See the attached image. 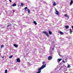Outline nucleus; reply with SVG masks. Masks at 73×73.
<instances>
[{"label":"nucleus","instance_id":"32","mask_svg":"<svg viewBox=\"0 0 73 73\" xmlns=\"http://www.w3.org/2000/svg\"><path fill=\"white\" fill-rule=\"evenodd\" d=\"M18 7H19V5H18Z\"/></svg>","mask_w":73,"mask_h":73},{"label":"nucleus","instance_id":"36","mask_svg":"<svg viewBox=\"0 0 73 73\" xmlns=\"http://www.w3.org/2000/svg\"><path fill=\"white\" fill-rule=\"evenodd\" d=\"M28 54V53H27V54Z\"/></svg>","mask_w":73,"mask_h":73},{"label":"nucleus","instance_id":"35","mask_svg":"<svg viewBox=\"0 0 73 73\" xmlns=\"http://www.w3.org/2000/svg\"><path fill=\"white\" fill-rule=\"evenodd\" d=\"M11 27H12V26H11Z\"/></svg>","mask_w":73,"mask_h":73},{"label":"nucleus","instance_id":"25","mask_svg":"<svg viewBox=\"0 0 73 73\" xmlns=\"http://www.w3.org/2000/svg\"><path fill=\"white\" fill-rule=\"evenodd\" d=\"M44 64H45V62L44 61L42 63L43 65H44Z\"/></svg>","mask_w":73,"mask_h":73},{"label":"nucleus","instance_id":"29","mask_svg":"<svg viewBox=\"0 0 73 73\" xmlns=\"http://www.w3.org/2000/svg\"><path fill=\"white\" fill-rule=\"evenodd\" d=\"M63 62H64V63H65V62H66H66H65V61H64Z\"/></svg>","mask_w":73,"mask_h":73},{"label":"nucleus","instance_id":"27","mask_svg":"<svg viewBox=\"0 0 73 73\" xmlns=\"http://www.w3.org/2000/svg\"><path fill=\"white\" fill-rule=\"evenodd\" d=\"M5 28V26H4L2 27V28Z\"/></svg>","mask_w":73,"mask_h":73},{"label":"nucleus","instance_id":"34","mask_svg":"<svg viewBox=\"0 0 73 73\" xmlns=\"http://www.w3.org/2000/svg\"><path fill=\"white\" fill-rule=\"evenodd\" d=\"M63 61L64 62V60H63Z\"/></svg>","mask_w":73,"mask_h":73},{"label":"nucleus","instance_id":"15","mask_svg":"<svg viewBox=\"0 0 73 73\" xmlns=\"http://www.w3.org/2000/svg\"><path fill=\"white\" fill-rule=\"evenodd\" d=\"M15 6H16V3H15L14 4H13V7H15Z\"/></svg>","mask_w":73,"mask_h":73},{"label":"nucleus","instance_id":"19","mask_svg":"<svg viewBox=\"0 0 73 73\" xmlns=\"http://www.w3.org/2000/svg\"><path fill=\"white\" fill-rule=\"evenodd\" d=\"M28 13H30V10H29V9H28Z\"/></svg>","mask_w":73,"mask_h":73},{"label":"nucleus","instance_id":"6","mask_svg":"<svg viewBox=\"0 0 73 73\" xmlns=\"http://www.w3.org/2000/svg\"><path fill=\"white\" fill-rule=\"evenodd\" d=\"M64 16L66 17H67L68 19H69V17H68V15H67V14H64Z\"/></svg>","mask_w":73,"mask_h":73},{"label":"nucleus","instance_id":"33","mask_svg":"<svg viewBox=\"0 0 73 73\" xmlns=\"http://www.w3.org/2000/svg\"><path fill=\"white\" fill-rule=\"evenodd\" d=\"M65 60H66V59H65Z\"/></svg>","mask_w":73,"mask_h":73},{"label":"nucleus","instance_id":"23","mask_svg":"<svg viewBox=\"0 0 73 73\" xmlns=\"http://www.w3.org/2000/svg\"><path fill=\"white\" fill-rule=\"evenodd\" d=\"M21 6H23V5H24V4L21 3Z\"/></svg>","mask_w":73,"mask_h":73},{"label":"nucleus","instance_id":"7","mask_svg":"<svg viewBox=\"0 0 73 73\" xmlns=\"http://www.w3.org/2000/svg\"><path fill=\"white\" fill-rule=\"evenodd\" d=\"M58 33H60V35H63V34H64V33H63V32H62L61 31H59L58 32Z\"/></svg>","mask_w":73,"mask_h":73},{"label":"nucleus","instance_id":"21","mask_svg":"<svg viewBox=\"0 0 73 73\" xmlns=\"http://www.w3.org/2000/svg\"><path fill=\"white\" fill-rule=\"evenodd\" d=\"M28 9V7H25L24 8V9L26 10V9Z\"/></svg>","mask_w":73,"mask_h":73},{"label":"nucleus","instance_id":"16","mask_svg":"<svg viewBox=\"0 0 73 73\" xmlns=\"http://www.w3.org/2000/svg\"><path fill=\"white\" fill-rule=\"evenodd\" d=\"M70 33L71 34H72V29H70Z\"/></svg>","mask_w":73,"mask_h":73},{"label":"nucleus","instance_id":"26","mask_svg":"<svg viewBox=\"0 0 73 73\" xmlns=\"http://www.w3.org/2000/svg\"><path fill=\"white\" fill-rule=\"evenodd\" d=\"M9 1L10 2V3H11L12 2V1L11 0H9Z\"/></svg>","mask_w":73,"mask_h":73},{"label":"nucleus","instance_id":"1","mask_svg":"<svg viewBox=\"0 0 73 73\" xmlns=\"http://www.w3.org/2000/svg\"><path fill=\"white\" fill-rule=\"evenodd\" d=\"M46 66V64H45L44 65H43L40 68H39L38 69V72L36 73H41V69H42L44 68H45Z\"/></svg>","mask_w":73,"mask_h":73},{"label":"nucleus","instance_id":"18","mask_svg":"<svg viewBox=\"0 0 73 73\" xmlns=\"http://www.w3.org/2000/svg\"><path fill=\"white\" fill-rule=\"evenodd\" d=\"M67 67L68 68H70L71 67V66H70V65L68 64V65Z\"/></svg>","mask_w":73,"mask_h":73},{"label":"nucleus","instance_id":"4","mask_svg":"<svg viewBox=\"0 0 73 73\" xmlns=\"http://www.w3.org/2000/svg\"><path fill=\"white\" fill-rule=\"evenodd\" d=\"M52 56H49L48 58V60H52Z\"/></svg>","mask_w":73,"mask_h":73},{"label":"nucleus","instance_id":"31","mask_svg":"<svg viewBox=\"0 0 73 73\" xmlns=\"http://www.w3.org/2000/svg\"><path fill=\"white\" fill-rule=\"evenodd\" d=\"M13 12L14 13L15 12V10H13Z\"/></svg>","mask_w":73,"mask_h":73},{"label":"nucleus","instance_id":"22","mask_svg":"<svg viewBox=\"0 0 73 73\" xmlns=\"http://www.w3.org/2000/svg\"><path fill=\"white\" fill-rule=\"evenodd\" d=\"M4 48V45H2L1 46V48Z\"/></svg>","mask_w":73,"mask_h":73},{"label":"nucleus","instance_id":"10","mask_svg":"<svg viewBox=\"0 0 73 73\" xmlns=\"http://www.w3.org/2000/svg\"><path fill=\"white\" fill-rule=\"evenodd\" d=\"M56 2L55 1H54L53 2V6H56Z\"/></svg>","mask_w":73,"mask_h":73},{"label":"nucleus","instance_id":"24","mask_svg":"<svg viewBox=\"0 0 73 73\" xmlns=\"http://www.w3.org/2000/svg\"><path fill=\"white\" fill-rule=\"evenodd\" d=\"M5 73H7V70H5Z\"/></svg>","mask_w":73,"mask_h":73},{"label":"nucleus","instance_id":"8","mask_svg":"<svg viewBox=\"0 0 73 73\" xmlns=\"http://www.w3.org/2000/svg\"><path fill=\"white\" fill-rule=\"evenodd\" d=\"M12 25V24H9V25H8L7 26V28L8 29L9 28V27H10Z\"/></svg>","mask_w":73,"mask_h":73},{"label":"nucleus","instance_id":"30","mask_svg":"<svg viewBox=\"0 0 73 73\" xmlns=\"http://www.w3.org/2000/svg\"><path fill=\"white\" fill-rule=\"evenodd\" d=\"M72 30H73V26H72Z\"/></svg>","mask_w":73,"mask_h":73},{"label":"nucleus","instance_id":"9","mask_svg":"<svg viewBox=\"0 0 73 73\" xmlns=\"http://www.w3.org/2000/svg\"><path fill=\"white\" fill-rule=\"evenodd\" d=\"M73 0H71L70 2V5H72V4H73Z\"/></svg>","mask_w":73,"mask_h":73},{"label":"nucleus","instance_id":"37","mask_svg":"<svg viewBox=\"0 0 73 73\" xmlns=\"http://www.w3.org/2000/svg\"><path fill=\"white\" fill-rule=\"evenodd\" d=\"M3 58H4V57H3Z\"/></svg>","mask_w":73,"mask_h":73},{"label":"nucleus","instance_id":"11","mask_svg":"<svg viewBox=\"0 0 73 73\" xmlns=\"http://www.w3.org/2000/svg\"><path fill=\"white\" fill-rule=\"evenodd\" d=\"M65 28L66 29H68L69 28V26L66 25L65 26Z\"/></svg>","mask_w":73,"mask_h":73},{"label":"nucleus","instance_id":"2","mask_svg":"<svg viewBox=\"0 0 73 73\" xmlns=\"http://www.w3.org/2000/svg\"><path fill=\"white\" fill-rule=\"evenodd\" d=\"M43 33H44V34H45L46 36L47 37H49V35L48 34V33L46 32V31H44L42 32Z\"/></svg>","mask_w":73,"mask_h":73},{"label":"nucleus","instance_id":"28","mask_svg":"<svg viewBox=\"0 0 73 73\" xmlns=\"http://www.w3.org/2000/svg\"><path fill=\"white\" fill-rule=\"evenodd\" d=\"M58 54H59V56H61V55H60V53H58Z\"/></svg>","mask_w":73,"mask_h":73},{"label":"nucleus","instance_id":"12","mask_svg":"<svg viewBox=\"0 0 73 73\" xmlns=\"http://www.w3.org/2000/svg\"><path fill=\"white\" fill-rule=\"evenodd\" d=\"M33 23L34 24H35V25H37V22L35 21H33Z\"/></svg>","mask_w":73,"mask_h":73},{"label":"nucleus","instance_id":"14","mask_svg":"<svg viewBox=\"0 0 73 73\" xmlns=\"http://www.w3.org/2000/svg\"><path fill=\"white\" fill-rule=\"evenodd\" d=\"M48 32H49V35H52V32L50 31H48Z\"/></svg>","mask_w":73,"mask_h":73},{"label":"nucleus","instance_id":"13","mask_svg":"<svg viewBox=\"0 0 73 73\" xmlns=\"http://www.w3.org/2000/svg\"><path fill=\"white\" fill-rule=\"evenodd\" d=\"M13 46H15V47H16H16H18V45H17L16 44H13Z\"/></svg>","mask_w":73,"mask_h":73},{"label":"nucleus","instance_id":"20","mask_svg":"<svg viewBox=\"0 0 73 73\" xmlns=\"http://www.w3.org/2000/svg\"><path fill=\"white\" fill-rule=\"evenodd\" d=\"M12 58V55L10 56L9 57V58Z\"/></svg>","mask_w":73,"mask_h":73},{"label":"nucleus","instance_id":"3","mask_svg":"<svg viewBox=\"0 0 73 73\" xmlns=\"http://www.w3.org/2000/svg\"><path fill=\"white\" fill-rule=\"evenodd\" d=\"M55 11L56 13H55L56 15H59V12H58V11L56 10V9H55Z\"/></svg>","mask_w":73,"mask_h":73},{"label":"nucleus","instance_id":"5","mask_svg":"<svg viewBox=\"0 0 73 73\" xmlns=\"http://www.w3.org/2000/svg\"><path fill=\"white\" fill-rule=\"evenodd\" d=\"M17 61L18 62H20V58H17Z\"/></svg>","mask_w":73,"mask_h":73},{"label":"nucleus","instance_id":"17","mask_svg":"<svg viewBox=\"0 0 73 73\" xmlns=\"http://www.w3.org/2000/svg\"><path fill=\"white\" fill-rule=\"evenodd\" d=\"M58 60L59 62H60V61L62 60V59H58Z\"/></svg>","mask_w":73,"mask_h":73}]
</instances>
